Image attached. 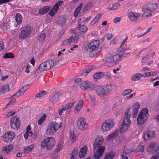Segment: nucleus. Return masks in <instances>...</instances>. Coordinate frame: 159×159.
I'll use <instances>...</instances> for the list:
<instances>
[{"instance_id": "nucleus-13", "label": "nucleus", "mask_w": 159, "mask_h": 159, "mask_svg": "<svg viewBox=\"0 0 159 159\" xmlns=\"http://www.w3.org/2000/svg\"><path fill=\"white\" fill-rule=\"evenodd\" d=\"M125 53L122 54H117L113 56H110L108 57L106 60V61L108 63H113L114 65L116 64L118 61L125 55Z\"/></svg>"}, {"instance_id": "nucleus-39", "label": "nucleus", "mask_w": 159, "mask_h": 159, "mask_svg": "<svg viewBox=\"0 0 159 159\" xmlns=\"http://www.w3.org/2000/svg\"><path fill=\"white\" fill-rule=\"evenodd\" d=\"M79 37L77 36H72L70 38L67 39L66 42L70 43L71 42L75 43L77 41Z\"/></svg>"}, {"instance_id": "nucleus-50", "label": "nucleus", "mask_w": 159, "mask_h": 159, "mask_svg": "<svg viewBox=\"0 0 159 159\" xmlns=\"http://www.w3.org/2000/svg\"><path fill=\"white\" fill-rule=\"evenodd\" d=\"M46 38L45 34L43 33L39 35V41L43 42Z\"/></svg>"}, {"instance_id": "nucleus-56", "label": "nucleus", "mask_w": 159, "mask_h": 159, "mask_svg": "<svg viewBox=\"0 0 159 159\" xmlns=\"http://www.w3.org/2000/svg\"><path fill=\"white\" fill-rule=\"evenodd\" d=\"M4 43L2 41L0 42V52L4 49Z\"/></svg>"}, {"instance_id": "nucleus-59", "label": "nucleus", "mask_w": 159, "mask_h": 159, "mask_svg": "<svg viewBox=\"0 0 159 159\" xmlns=\"http://www.w3.org/2000/svg\"><path fill=\"white\" fill-rule=\"evenodd\" d=\"M104 76L107 79H110L111 77V74L109 72H106L105 74H104Z\"/></svg>"}, {"instance_id": "nucleus-36", "label": "nucleus", "mask_w": 159, "mask_h": 159, "mask_svg": "<svg viewBox=\"0 0 159 159\" xmlns=\"http://www.w3.org/2000/svg\"><path fill=\"white\" fill-rule=\"evenodd\" d=\"M34 144H31L29 146L26 147L24 149V152L28 153L30 152L34 147Z\"/></svg>"}, {"instance_id": "nucleus-5", "label": "nucleus", "mask_w": 159, "mask_h": 159, "mask_svg": "<svg viewBox=\"0 0 159 159\" xmlns=\"http://www.w3.org/2000/svg\"><path fill=\"white\" fill-rule=\"evenodd\" d=\"M54 66V60H50L41 64L37 69V73H41L44 71L50 69Z\"/></svg>"}, {"instance_id": "nucleus-42", "label": "nucleus", "mask_w": 159, "mask_h": 159, "mask_svg": "<svg viewBox=\"0 0 159 159\" xmlns=\"http://www.w3.org/2000/svg\"><path fill=\"white\" fill-rule=\"evenodd\" d=\"M75 102L74 100H72L71 102L68 103L66 106L65 107H64L65 110H68L71 108L75 104Z\"/></svg>"}, {"instance_id": "nucleus-30", "label": "nucleus", "mask_w": 159, "mask_h": 159, "mask_svg": "<svg viewBox=\"0 0 159 159\" xmlns=\"http://www.w3.org/2000/svg\"><path fill=\"white\" fill-rule=\"evenodd\" d=\"M142 78V74L140 73H135L131 77V80L132 81H135L139 80Z\"/></svg>"}, {"instance_id": "nucleus-34", "label": "nucleus", "mask_w": 159, "mask_h": 159, "mask_svg": "<svg viewBox=\"0 0 159 159\" xmlns=\"http://www.w3.org/2000/svg\"><path fill=\"white\" fill-rule=\"evenodd\" d=\"M104 73L102 72H98L94 73L93 75L94 79H98L104 76Z\"/></svg>"}, {"instance_id": "nucleus-15", "label": "nucleus", "mask_w": 159, "mask_h": 159, "mask_svg": "<svg viewBox=\"0 0 159 159\" xmlns=\"http://www.w3.org/2000/svg\"><path fill=\"white\" fill-rule=\"evenodd\" d=\"M94 85L91 82L88 81H84L82 82L80 84V88L83 90H87L89 89L93 90Z\"/></svg>"}, {"instance_id": "nucleus-20", "label": "nucleus", "mask_w": 159, "mask_h": 159, "mask_svg": "<svg viewBox=\"0 0 159 159\" xmlns=\"http://www.w3.org/2000/svg\"><path fill=\"white\" fill-rule=\"evenodd\" d=\"M62 92L60 91L56 92L53 93L52 96L50 99V101L52 103L55 104L57 101V98L61 95Z\"/></svg>"}, {"instance_id": "nucleus-9", "label": "nucleus", "mask_w": 159, "mask_h": 159, "mask_svg": "<svg viewBox=\"0 0 159 159\" xmlns=\"http://www.w3.org/2000/svg\"><path fill=\"white\" fill-rule=\"evenodd\" d=\"M30 86L29 84L25 85L24 86H22L15 94L13 95L10 98V99H12L9 102L7 105H10L16 102V98H14L16 96L19 97L21 95H23L25 91L29 88Z\"/></svg>"}, {"instance_id": "nucleus-2", "label": "nucleus", "mask_w": 159, "mask_h": 159, "mask_svg": "<svg viewBox=\"0 0 159 159\" xmlns=\"http://www.w3.org/2000/svg\"><path fill=\"white\" fill-rule=\"evenodd\" d=\"M157 7V4L156 2H149L146 4L142 7V11L144 12L142 15L143 16L149 17L156 10Z\"/></svg>"}, {"instance_id": "nucleus-35", "label": "nucleus", "mask_w": 159, "mask_h": 159, "mask_svg": "<svg viewBox=\"0 0 159 159\" xmlns=\"http://www.w3.org/2000/svg\"><path fill=\"white\" fill-rule=\"evenodd\" d=\"M115 153L114 152H108L105 156L104 159H112L115 156Z\"/></svg>"}, {"instance_id": "nucleus-14", "label": "nucleus", "mask_w": 159, "mask_h": 159, "mask_svg": "<svg viewBox=\"0 0 159 159\" xmlns=\"http://www.w3.org/2000/svg\"><path fill=\"white\" fill-rule=\"evenodd\" d=\"M10 125L12 128L17 130L20 128V121L17 116L13 117L10 120Z\"/></svg>"}, {"instance_id": "nucleus-38", "label": "nucleus", "mask_w": 159, "mask_h": 159, "mask_svg": "<svg viewBox=\"0 0 159 159\" xmlns=\"http://www.w3.org/2000/svg\"><path fill=\"white\" fill-rule=\"evenodd\" d=\"M83 5V3H81L80 5H79L78 7L76 9L74 15V16L75 17H76L78 16L81 10Z\"/></svg>"}, {"instance_id": "nucleus-12", "label": "nucleus", "mask_w": 159, "mask_h": 159, "mask_svg": "<svg viewBox=\"0 0 159 159\" xmlns=\"http://www.w3.org/2000/svg\"><path fill=\"white\" fill-rule=\"evenodd\" d=\"M114 124L115 123L112 119H108L106 120L102 125V129L103 132H107L113 127Z\"/></svg>"}, {"instance_id": "nucleus-28", "label": "nucleus", "mask_w": 159, "mask_h": 159, "mask_svg": "<svg viewBox=\"0 0 159 159\" xmlns=\"http://www.w3.org/2000/svg\"><path fill=\"white\" fill-rule=\"evenodd\" d=\"M128 16L130 20L133 21L136 20L139 17V14L132 12H130Z\"/></svg>"}, {"instance_id": "nucleus-57", "label": "nucleus", "mask_w": 159, "mask_h": 159, "mask_svg": "<svg viewBox=\"0 0 159 159\" xmlns=\"http://www.w3.org/2000/svg\"><path fill=\"white\" fill-rule=\"evenodd\" d=\"M7 24L6 23H4L2 26V29L4 31L7 30Z\"/></svg>"}, {"instance_id": "nucleus-45", "label": "nucleus", "mask_w": 159, "mask_h": 159, "mask_svg": "<svg viewBox=\"0 0 159 159\" xmlns=\"http://www.w3.org/2000/svg\"><path fill=\"white\" fill-rule=\"evenodd\" d=\"M47 115L46 114H43L41 116V118L39 120L38 124L39 125H41L45 120Z\"/></svg>"}, {"instance_id": "nucleus-25", "label": "nucleus", "mask_w": 159, "mask_h": 159, "mask_svg": "<svg viewBox=\"0 0 159 159\" xmlns=\"http://www.w3.org/2000/svg\"><path fill=\"white\" fill-rule=\"evenodd\" d=\"M10 91L9 85L8 84H6L0 88V93L1 94H5Z\"/></svg>"}, {"instance_id": "nucleus-22", "label": "nucleus", "mask_w": 159, "mask_h": 159, "mask_svg": "<svg viewBox=\"0 0 159 159\" xmlns=\"http://www.w3.org/2000/svg\"><path fill=\"white\" fill-rule=\"evenodd\" d=\"M67 17L66 14L60 16L57 21V24L60 26H63L66 22Z\"/></svg>"}, {"instance_id": "nucleus-53", "label": "nucleus", "mask_w": 159, "mask_h": 159, "mask_svg": "<svg viewBox=\"0 0 159 159\" xmlns=\"http://www.w3.org/2000/svg\"><path fill=\"white\" fill-rule=\"evenodd\" d=\"M133 151L130 150H128L124 149L123 151V152L126 154H130L131 152H133Z\"/></svg>"}, {"instance_id": "nucleus-58", "label": "nucleus", "mask_w": 159, "mask_h": 159, "mask_svg": "<svg viewBox=\"0 0 159 159\" xmlns=\"http://www.w3.org/2000/svg\"><path fill=\"white\" fill-rule=\"evenodd\" d=\"M13 0H0V4L1 5L3 3H7L8 2L11 1Z\"/></svg>"}, {"instance_id": "nucleus-61", "label": "nucleus", "mask_w": 159, "mask_h": 159, "mask_svg": "<svg viewBox=\"0 0 159 159\" xmlns=\"http://www.w3.org/2000/svg\"><path fill=\"white\" fill-rule=\"evenodd\" d=\"M38 134V133L37 131L35 130L34 131V134L33 133V137L34 139H35L36 138Z\"/></svg>"}, {"instance_id": "nucleus-51", "label": "nucleus", "mask_w": 159, "mask_h": 159, "mask_svg": "<svg viewBox=\"0 0 159 159\" xmlns=\"http://www.w3.org/2000/svg\"><path fill=\"white\" fill-rule=\"evenodd\" d=\"M122 100L120 98L118 99V101L116 102L113 106V107H116L120 105L121 103Z\"/></svg>"}, {"instance_id": "nucleus-44", "label": "nucleus", "mask_w": 159, "mask_h": 159, "mask_svg": "<svg viewBox=\"0 0 159 159\" xmlns=\"http://www.w3.org/2000/svg\"><path fill=\"white\" fill-rule=\"evenodd\" d=\"M70 138L71 141L73 143L76 141V137L75 136V132L74 131H71L70 132Z\"/></svg>"}, {"instance_id": "nucleus-47", "label": "nucleus", "mask_w": 159, "mask_h": 159, "mask_svg": "<svg viewBox=\"0 0 159 159\" xmlns=\"http://www.w3.org/2000/svg\"><path fill=\"white\" fill-rule=\"evenodd\" d=\"M14 57V54L11 53L7 52L6 53L4 56L3 58H13Z\"/></svg>"}, {"instance_id": "nucleus-8", "label": "nucleus", "mask_w": 159, "mask_h": 159, "mask_svg": "<svg viewBox=\"0 0 159 159\" xmlns=\"http://www.w3.org/2000/svg\"><path fill=\"white\" fill-rule=\"evenodd\" d=\"M32 27L30 25L24 26L19 35L20 39H25L29 37L32 32Z\"/></svg>"}, {"instance_id": "nucleus-37", "label": "nucleus", "mask_w": 159, "mask_h": 159, "mask_svg": "<svg viewBox=\"0 0 159 159\" xmlns=\"http://www.w3.org/2000/svg\"><path fill=\"white\" fill-rule=\"evenodd\" d=\"M16 20L17 22V25H19L22 22L23 17L20 13H17L16 14Z\"/></svg>"}, {"instance_id": "nucleus-11", "label": "nucleus", "mask_w": 159, "mask_h": 159, "mask_svg": "<svg viewBox=\"0 0 159 159\" xmlns=\"http://www.w3.org/2000/svg\"><path fill=\"white\" fill-rule=\"evenodd\" d=\"M77 127V129L80 131L86 130L88 126L85 119L83 117H79L76 121Z\"/></svg>"}, {"instance_id": "nucleus-19", "label": "nucleus", "mask_w": 159, "mask_h": 159, "mask_svg": "<svg viewBox=\"0 0 159 159\" xmlns=\"http://www.w3.org/2000/svg\"><path fill=\"white\" fill-rule=\"evenodd\" d=\"M98 96L101 98H103L106 96L105 89L102 86H99L96 87L95 89Z\"/></svg>"}, {"instance_id": "nucleus-33", "label": "nucleus", "mask_w": 159, "mask_h": 159, "mask_svg": "<svg viewBox=\"0 0 159 159\" xmlns=\"http://www.w3.org/2000/svg\"><path fill=\"white\" fill-rule=\"evenodd\" d=\"M78 29L81 32L84 33H86L88 30V28L86 26L81 25L80 24H79Z\"/></svg>"}, {"instance_id": "nucleus-55", "label": "nucleus", "mask_w": 159, "mask_h": 159, "mask_svg": "<svg viewBox=\"0 0 159 159\" xmlns=\"http://www.w3.org/2000/svg\"><path fill=\"white\" fill-rule=\"evenodd\" d=\"M114 6V8L115 9V10L116 9L118 8L119 7H120V5L119 3L117 2L116 3H114L113 4Z\"/></svg>"}, {"instance_id": "nucleus-24", "label": "nucleus", "mask_w": 159, "mask_h": 159, "mask_svg": "<svg viewBox=\"0 0 159 159\" xmlns=\"http://www.w3.org/2000/svg\"><path fill=\"white\" fill-rule=\"evenodd\" d=\"M51 8L50 5L44 6L39 9V13L40 15L44 14L48 11Z\"/></svg>"}, {"instance_id": "nucleus-27", "label": "nucleus", "mask_w": 159, "mask_h": 159, "mask_svg": "<svg viewBox=\"0 0 159 159\" xmlns=\"http://www.w3.org/2000/svg\"><path fill=\"white\" fill-rule=\"evenodd\" d=\"M94 67L95 66H91L86 67L83 72L82 75L85 76H86L89 72L94 69Z\"/></svg>"}, {"instance_id": "nucleus-63", "label": "nucleus", "mask_w": 159, "mask_h": 159, "mask_svg": "<svg viewBox=\"0 0 159 159\" xmlns=\"http://www.w3.org/2000/svg\"><path fill=\"white\" fill-rule=\"evenodd\" d=\"M65 108H62L61 109H59V115H62L63 113V111H65Z\"/></svg>"}, {"instance_id": "nucleus-49", "label": "nucleus", "mask_w": 159, "mask_h": 159, "mask_svg": "<svg viewBox=\"0 0 159 159\" xmlns=\"http://www.w3.org/2000/svg\"><path fill=\"white\" fill-rule=\"evenodd\" d=\"M135 150L137 152H143L144 151V147L143 145H139L138 146Z\"/></svg>"}, {"instance_id": "nucleus-52", "label": "nucleus", "mask_w": 159, "mask_h": 159, "mask_svg": "<svg viewBox=\"0 0 159 159\" xmlns=\"http://www.w3.org/2000/svg\"><path fill=\"white\" fill-rule=\"evenodd\" d=\"M132 91V90L130 89H126L122 93V95L124 96L127 95L131 93Z\"/></svg>"}, {"instance_id": "nucleus-18", "label": "nucleus", "mask_w": 159, "mask_h": 159, "mask_svg": "<svg viewBox=\"0 0 159 159\" xmlns=\"http://www.w3.org/2000/svg\"><path fill=\"white\" fill-rule=\"evenodd\" d=\"M157 143L155 142H151L146 148L147 151L150 153L154 154L157 151L156 149Z\"/></svg>"}, {"instance_id": "nucleus-60", "label": "nucleus", "mask_w": 159, "mask_h": 159, "mask_svg": "<svg viewBox=\"0 0 159 159\" xmlns=\"http://www.w3.org/2000/svg\"><path fill=\"white\" fill-rule=\"evenodd\" d=\"M128 39V37H126L122 42L121 43L120 45V47L121 48L126 43V42L127 40Z\"/></svg>"}, {"instance_id": "nucleus-16", "label": "nucleus", "mask_w": 159, "mask_h": 159, "mask_svg": "<svg viewBox=\"0 0 159 159\" xmlns=\"http://www.w3.org/2000/svg\"><path fill=\"white\" fill-rule=\"evenodd\" d=\"M15 137L13 132L9 131L6 133L2 137L3 140L5 142H10Z\"/></svg>"}, {"instance_id": "nucleus-41", "label": "nucleus", "mask_w": 159, "mask_h": 159, "mask_svg": "<svg viewBox=\"0 0 159 159\" xmlns=\"http://www.w3.org/2000/svg\"><path fill=\"white\" fill-rule=\"evenodd\" d=\"M101 16V14H98L92 20L90 23V24L92 25H93L95 24L100 18Z\"/></svg>"}, {"instance_id": "nucleus-26", "label": "nucleus", "mask_w": 159, "mask_h": 159, "mask_svg": "<svg viewBox=\"0 0 159 159\" xmlns=\"http://www.w3.org/2000/svg\"><path fill=\"white\" fill-rule=\"evenodd\" d=\"M88 148L86 146H83L80 149L79 153V157L80 158H82L84 157L86 154Z\"/></svg>"}, {"instance_id": "nucleus-1", "label": "nucleus", "mask_w": 159, "mask_h": 159, "mask_svg": "<svg viewBox=\"0 0 159 159\" xmlns=\"http://www.w3.org/2000/svg\"><path fill=\"white\" fill-rule=\"evenodd\" d=\"M104 139L100 136L96 137L94 141L93 148L95 152L93 158L94 159H99L103 155L105 150V147L103 145Z\"/></svg>"}, {"instance_id": "nucleus-6", "label": "nucleus", "mask_w": 159, "mask_h": 159, "mask_svg": "<svg viewBox=\"0 0 159 159\" xmlns=\"http://www.w3.org/2000/svg\"><path fill=\"white\" fill-rule=\"evenodd\" d=\"M148 109L147 108L143 109L139 114L137 119V123L138 125L143 124L148 117Z\"/></svg>"}, {"instance_id": "nucleus-4", "label": "nucleus", "mask_w": 159, "mask_h": 159, "mask_svg": "<svg viewBox=\"0 0 159 159\" xmlns=\"http://www.w3.org/2000/svg\"><path fill=\"white\" fill-rule=\"evenodd\" d=\"M56 141L53 137H48L45 138L41 143V146L43 148L46 147V149L50 150L54 147Z\"/></svg>"}, {"instance_id": "nucleus-31", "label": "nucleus", "mask_w": 159, "mask_h": 159, "mask_svg": "<svg viewBox=\"0 0 159 159\" xmlns=\"http://www.w3.org/2000/svg\"><path fill=\"white\" fill-rule=\"evenodd\" d=\"M13 148V145L10 144L4 147L3 148V150L4 153H9L12 151Z\"/></svg>"}, {"instance_id": "nucleus-32", "label": "nucleus", "mask_w": 159, "mask_h": 159, "mask_svg": "<svg viewBox=\"0 0 159 159\" xmlns=\"http://www.w3.org/2000/svg\"><path fill=\"white\" fill-rule=\"evenodd\" d=\"M155 134V132L154 131H148L144 135L145 140H148L150 138L154 137Z\"/></svg>"}, {"instance_id": "nucleus-62", "label": "nucleus", "mask_w": 159, "mask_h": 159, "mask_svg": "<svg viewBox=\"0 0 159 159\" xmlns=\"http://www.w3.org/2000/svg\"><path fill=\"white\" fill-rule=\"evenodd\" d=\"M112 37V35L111 33H109L107 35V39L108 40H109L111 39Z\"/></svg>"}, {"instance_id": "nucleus-40", "label": "nucleus", "mask_w": 159, "mask_h": 159, "mask_svg": "<svg viewBox=\"0 0 159 159\" xmlns=\"http://www.w3.org/2000/svg\"><path fill=\"white\" fill-rule=\"evenodd\" d=\"M78 149L76 148L73 150L72 151L70 159H76L78 153Z\"/></svg>"}, {"instance_id": "nucleus-10", "label": "nucleus", "mask_w": 159, "mask_h": 159, "mask_svg": "<svg viewBox=\"0 0 159 159\" xmlns=\"http://www.w3.org/2000/svg\"><path fill=\"white\" fill-rule=\"evenodd\" d=\"M99 44L100 42L98 40L92 41L89 44L87 51L89 52L95 51L97 52H99L100 51L99 47Z\"/></svg>"}, {"instance_id": "nucleus-7", "label": "nucleus", "mask_w": 159, "mask_h": 159, "mask_svg": "<svg viewBox=\"0 0 159 159\" xmlns=\"http://www.w3.org/2000/svg\"><path fill=\"white\" fill-rule=\"evenodd\" d=\"M61 126V122H60V124L54 122H50L49 123L46 130V133L48 134H52L56 132Z\"/></svg>"}, {"instance_id": "nucleus-43", "label": "nucleus", "mask_w": 159, "mask_h": 159, "mask_svg": "<svg viewBox=\"0 0 159 159\" xmlns=\"http://www.w3.org/2000/svg\"><path fill=\"white\" fill-rule=\"evenodd\" d=\"M105 89V92L107 93H109L113 89L112 86L111 84H107Z\"/></svg>"}, {"instance_id": "nucleus-17", "label": "nucleus", "mask_w": 159, "mask_h": 159, "mask_svg": "<svg viewBox=\"0 0 159 159\" xmlns=\"http://www.w3.org/2000/svg\"><path fill=\"white\" fill-rule=\"evenodd\" d=\"M63 1H59L56 3L53 7L51 9L49 12V14L51 16H54L56 13L59 9V7L62 3Z\"/></svg>"}, {"instance_id": "nucleus-46", "label": "nucleus", "mask_w": 159, "mask_h": 159, "mask_svg": "<svg viewBox=\"0 0 159 159\" xmlns=\"http://www.w3.org/2000/svg\"><path fill=\"white\" fill-rule=\"evenodd\" d=\"M92 6V4L91 2L88 3L85 6L84 8L83 11L84 12H86L87 11H88L89 9Z\"/></svg>"}, {"instance_id": "nucleus-29", "label": "nucleus", "mask_w": 159, "mask_h": 159, "mask_svg": "<svg viewBox=\"0 0 159 159\" xmlns=\"http://www.w3.org/2000/svg\"><path fill=\"white\" fill-rule=\"evenodd\" d=\"M118 133V130H116L114 132L108 136L107 140V141H110L114 139L117 136Z\"/></svg>"}, {"instance_id": "nucleus-23", "label": "nucleus", "mask_w": 159, "mask_h": 159, "mask_svg": "<svg viewBox=\"0 0 159 159\" xmlns=\"http://www.w3.org/2000/svg\"><path fill=\"white\" fill-rule=\"evenodd\" d=\"M83 105V100H80L79 102L75 107L74 110V112L75 114H78L80 111L82 109Z\"/></svg>"}, {"instance_id": "nucleus-21", "label": "nucleus", "mask_w": 159, "mask_h": 159, "mask_svg": "<svg viewBox=\"0 0 159 159\" xmlns=\"http://www.w3.org/2000/svg\"><path fill=\"white\" fill-rule=\"evenodd\" d=\"M140 106V103L139 102H137L134 104L133 109V113L132 117L133 118L136 117L138 113V110Z\"/></svg>"}, {"instance_id": "nucleus-54", "label": "nucleus", "mask_w": 159, "mask_h": 159, "mask_svg": "<svg viewBox=\"0 0 159 159\" xmlns=\"http://www.w3.org/2000/svg\"><path fill=\"white\" fill-rule=\"evenodd\" d=\"M151 76V73L149 72H146L142 74V77H147Z\"/></svg>"}, {"instance_id": "nucleus-48", "label": "nucleus", "mask_w": 159, "mask_h": 159, "mask_svg": "<svg viewBox=\"0 0 159 159\" xmlns=\"http://www.w3.org/2000/svg\"><path fill=\"white\" fill-rule=\"evenodd\" d=\"M47 93L45 91H41L36 95V97L37 98L41 97Z\"/></svg>"}, {"instance_id": "nucleus-3", "label": "nucleus", "mask_w": 159, "mask_h": 159, "mask_svg": "<svg viewBox=\"0 0 159 159\" xmlns=\"http://www.w3.org/2000/svg\"><path fill=\"white\" fill-rule=\"evenodd\" d=\"M130 107L126 110L124 115V119L123 121V124L120 130V133H124L126 131L131 124V120L129 119L131 116L129 112Z\"/></svg>"}, {"instance_id": "nucleus-64", "label": "nucleus", "mask_w": 159, "mask_h": 159, "mask_svg": "<svg viewBox=\"0 0 159 159\" xmlns=\"http://www.w3.org/2000/svg\"><path fill=\"white\" fill-rule=\"evenodd\" d=\"M120 20V17H116L114 19L113 22L114 23H116L118 22H119Z\"/></svg>"}]
</instances>
